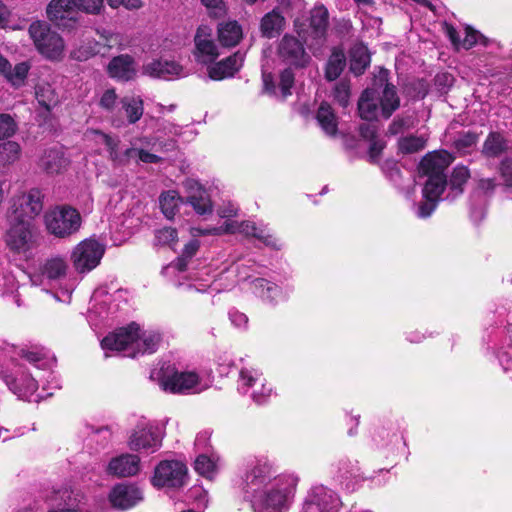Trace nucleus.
Masks as SVG:
<instances>
[{"label": "nucleus", "instance_id": "obj_1", "mask_svg": "<svg viewBox=\"0 0 512 512\" xmlns=\"http://www.w3.org/2000/svg\"><path fill=\"white\" fill-rule=\"evenodd\" d=\"M298 477L293 473L274 475L265 461L252 463L244 476V491L255 512H286L294 499Z\"/></svg>", "mask_w": 512, "mask_h": 512}, {"label": "nucleus", "instance_id": "obj_2", "mask_svg": "<svg viewBox=\"0 0 512 512\" xmlns=\"http://www.w3.org/2000/svg\"><path fill=\"white\" fill-rule=\"evenodd\" d=\"M389 71L379 68L374 75L372 87L365 89L358 101V112L362 119L377 120L379 116L388 119L400 107L396 87L389 83Z\"/></svg>", "mask_w": 512, "mask_h": 512}, {"label": "nucleus", "instance_id": "obj_3", "mask_svg": "<svg viewBox=\"0 0 512 512\" xmlns=\"http://www.w3.org/2000/svg\"><path fill=\"white\" fill-rule=\"evenodd\" d=\"M453 161L447 151L428 153L420 162V172L427 176L422 193L424 200L417 205L416 215L419 218L429 217L436 209L438 200L443 193L447 178L445 170Z\"/></svg>", "mask_w": 512, "mask_h": 512}, {"label": "nucleus", "instance_id": "obj_4", "mask_svg": "<svg viewBox=\"0 0 512 512\" xmlns=\"http://www.w3.org/2000/svg\"><path fill=\"white\" fill-rule=\"evenodd\" d=\"M160 342L161 335L158 332L141 330L138 324L131 323L105 336L101 347L105 352L119 351L126 357L135 358L156 352Z\"/></svg>", "mask_w": 512, "mask_h": 512}, {"label": "nucleus", "instance_id": "obj_5", "mask_svg": "<svg viewBox=\"0 0 512 512\" xmlns=\"http://www.w3.org/2000/svg\"><path fill=\"white\" fill-rule=\"evenodd\" d=\"M3 239L11 253L28 257L38 246L40 233L33 219L8 216Z\"/></svg>", "mask_w": 512, "mask_h": 512}, {"label": "nucleus", "instance_id": "obj_6", "mask_svg": "<svg viewBox=\"0 0 512 512\" xmlns=\"http://www.w3.org/2000/svg\"><path fill=\"white\" fill-rule=\"evenodd\" d=\"M240 233L246 237H253L264 245L273 249H280V243L263 223L253 221H225L221 226L209 228H193V236L222 235Z\"/></svg>", "mask_w": 512, "mask_h": 512}, {"label": "nucleus", "instance_id": "obj_7", "mask_svg": "<svg viewBox=\"0 0 512 512\" xmlns=\"http://www.w3.org/2000/svg\"><path fill=\"white\" fill-rule=\"evenodd\" d=\"M163 430L155 421L141 418L132 429L128 446L132 451L152 454L162 446Z\"/></svg>", "mask_w": 512, "mask_h": 512}, {"label": "nucleus", "instance_id": "obj_8", "mask_svg": "<svg viewBox=\"0 0 512 512\" xmlns=\"http://www.w3.org/2000/svg\"><path fill=\"white\" fill-rule=\"evenodd\" d=\"M29 35L38 52L50 60L62 58L65 44L63 38L53 31L45 21H34L30 24Z\"/></svg>", "mask_w": 512, "mask_h": 512}, {"label": "nucleus", "instance_id": "obj_9", "mask_svg": "<svg viewBox=\"0 0 512 512\" xmlns=\"http://www.w3.org/2000/svg\"><path fill=\"white\" fill-rule=\"evenodd\" d=\"M159 385L162 390L173 394H195L206 389L196 372L178 371L170 366L161 369Z\"/></svg>", "mask_w": 512, "mask_h": 512}, {"label": "nucleus", "instance_id": "obj_10", "mask_svg": "<svg viewBox=\"0 0 512 512\" xmlns=\"http://www.w3.org/2000/svg\"><path fill=\"white\" fill-rule=\"evenodd\" d=\"M91 134L94 136V140L97 143L106 146L110 158L114 163L125 164L130 160H135L136 162L156 164L161 161V157L144 148H138L136 143H133L132 147L125 149L124 152H119L118 145L120 141L118 138H113L98 130H93Z\"/></svg>", "mask_w": 512, "mask_h": 512}, {"label": "nucleus", "instance_id": "obj_11", "mask_svg": "<svg viewBox=\"0 0 512 512\" xmlns=\"http://www.w3.org/2000/svg\"><path fill=\"white\" fill-rule=\"evenodd\" d=\"M47 231L58 238H66L76 233L81 226L79 212L70 206H56L45 213Z\"/></svg>", "mask_w": 512, "mask_h": 512}, {"label": "nucleus", "instance_id": "obj_12", "mask_svg": "<svg viewBox=\"0 0 512 512\" xmlns=\"http://www.w3.org/2000/svg\"><path fill=\"white\" fill-rule=\"evenodd\" d=\"M105 253V245L94 238L78 243L71 253V262L79 274H87L101 262Z\"/></svg>", "mask_w": 512, "mask_h": 512}, {"label": "nucleus", "instance_id": "obj_13", "mask_svg": "<svg viewBox=\"0 0 512 512\" xmlns=\"http://www.w3.org/2000/svg\"><path fill=\"white\" fill-rule=\"evenodd\" d=\"M339 495L324 485L313 486L306 494L300 512H339Z\"/></svg>", "mask_w": 512, "mask_h": 512}, {"label": "nucleus", "instance_id": "obj_14", "mask_svg": "<svg viewBox=\"0 0 512 512\" xmlns=\"http://www.w3.org/2000/svg\"><path fill=\"white\" fill-rule=\"evenodd\" d=\"M187 467L180 461H161L154 470L152 484L155 487L178 488L185 484Z\"/></svg>", "mask_w": 512, "mask_h": 512}, {"label": "nucleus", "instance_id": "obj_15", "mask_svg": "<svg viewBox=\"0 0 512 512\" xmlns=\"http://www.w3.org/2000/svg\"><path fill=\"white\" fill-rule=\"evenodd\" d=\"M48 19L59 28L71 29L80 18L75 0H51L46 8Z\"/></svg>", "mask_w": 512, "mask_h": 512}, {"label": "nucleus", "instance_id": "obj_16", "mask_svg": "<svg viewBox=\"0 0 512 512\" xmlns=\"http://www.w3.org/2000/svg\"><path fill=\"white\" fill-rule=\"evenodd\" d=\"M43 209V194L37 188L22 192L12 199L11 210L8 216H18L19 218H31L41 213Z\"/></svg>", "mask_w": 512, "mask_h": 512}, {"label": "nucleus", "instance_id": "obj_17", "mask_svg": "<svg viewBox=\"0 0 512 512\" xmlns=\"http://www.w3.org/2000/svg\"><path fill=\"white\" fill-rule=\"evenodd\" d=\"M278 56L283 62L300 68L305 67L310 61L303 42L289 34L282 37L278 45Z\"/></svg>", "mask_w": 512, "mask_h": 512}, {"label": "nucleus", "instance_id": "obj_18", "mask_svg": "<svg viewBox=\"0 0 512 512\" xmlns=\"http://www.w3.org/2000/svg\"><path fill=\"white\" fill-rule=\"evenodd\" d=\"M143 73L153 78L173 80L186 76L184 67L172 59H153L143 66Z\"/></svg>", "mask_w": 512, "mask_h": 512}, {"label": "nucleus", "instance_id": "obj_19", "mask_svg": "<svg viewBox=\"0 0 512 512\" xmlns=\"http://www.w3.org/2000/svg\"><path fill=\"white\" fill-rule=\"evenodd\" d=\"M70 159L62 147H53L44 150L37 161L38 168L49 176L61 174L67 170Z\"/></svg>", "mask_w": 512, "mask_h": 512}, {"label": "nucleus", "instance_id": "obj_20", "mask_svg": "<svg viewBox=\"0 0 512 512\" xmlns=\"http://www.w3.org/2000/svg\"><path fill=\"white\" fill-rule=\"evenodd\" d=\"M263 90L265 93L276 98L285 99L292 94L291 89L294 85L295 75L291 68L284 69L275 83L271 73H262Z\"/></svg>", "mask_w": 512, "mask_h": 512}, {"label": "nucleus", "instance_id": "obj_21", "mask_svg": "<svg viewBox=\"0 0 512 512\" xmlns=\"http://www.w3.org/2000/svg\"><path fill=\"white\" fill-rule=\"evenodd\" d=\"M68 264L65 258L54 256L47 259L40 268L39 274L30 277L31 283L35 286L44 285V281H57L65 277Z\"/></svg>", "mask_w": 512, "mask_h": 512}, {"label": "nucleus", "instance_id": "obj_22", "mask_svg": "<svg viewBox=\"0 0 512 512\" xmlns=\"http://www.w3.org/2000/svg\"><path fill=\"white\" fill-rule=\"evenodd\" d=\"M195 60L204 65H211L219 56L218 47L206 28H199L194 38Z\"/></svg>", "mask_w": 512, "mask_h": 512}, {"label": "nucleus", "instance_id": "obj_23", "mask_svg": "<svg viewBox=\"0 0 512 512\" xmlns=\"http://www.w3.org/2000/svg\"><path fill=\"white\" fill-rule=\"evenodd\" d=\"M185 187L186 202L193 207L194 211L200 216L211 214L213 206L208 191L195 180L186 181Z\"/></svg>", "mask_w": 512, "mask_h": 512}, {"label": "nucleus", "instance_id": "obj_24", "mask_svg": "<svg viewBox=\"0 0 512 512\" xmlns=\"http://www.w3.org/2000/svg\"><path fill=\"white\" fill-rule=\"evenodd\" d=\"M142 498V491L133 485L118 484L109 493L111 505L121 510L133 507Z\"/></svg>", "mask_w": 512, "mask_h": 512}, {"label": "nucleus", "instance_id": "obj_25", "mask_svg": "<svg viewBox=\"0 0 512 512\" xmlns=\"http://www.w3.org/2000/svg\"><path fill=\"white\" fill-rule=\"evenodd\" d=\"M244 53L240 51L233 55L221 60L215 64L208 66V75L212 80H222L227 77H232L242 66L244 62Z\"/></svg>", "mask_w": 512, "mask_h": 512}, {"label": "nucleus", "instance_id": "obj_26", "mask_svg": "<svg viewBox=\"0 0 512 512\" xmlns=\"http://www.w3.org/2000/svg\"><path fill=\"white\" fill-rule=\"evenodd\" d=\"M140 470V458L135 454H122L113 458L107 467V472L116 477H130Z\"/></svg>", "mask_w": 512, "mask_h": 512}, {"label": "nucleus", "instance_id": "obj_27", "mask_svg": "<svg viewBox=\"0 0 512 512\" xmlns=\"http://www.w3.org/2000/svg\"><path fill=\"white\" fill-rule=\"evenodd\" d=\"M136 66L133 57L124 54L114 57L108 65L110 77L120 81H129L136 76Z\"/></svg>", "mask_w": 512, "mask_h": 512}, {"label": "nucleus", "instance_id": "obj_28", "mask_svg": "<svg viewBox=\"0 0 512 512\" xmlns=\"http://www.w3.org/2000/svg\"><path fill=\"white\" fill-rule=\"evenodd\" d=\"M252 286L253 291L257 296L272 305H275L280 301H284L287 297L278 285L263 278H256L253 280Z\"/></svg>", "mask_w": 512, "mask_h": 512}, {"label": "nucleus", "instance_id": "obj_29", "mask_svg": "<svg viewBox=\"0 0 512 512\" xmlns=\"http://www.w3.org/2000/svg\"><path fill=\"white\" fill-rule=\"evenodd\" d=\"M121 108L118 110V114L124 111L126 115L125 125L135 124L138 122L144 113V104L140 96L127 95L120 99Z\"/></svg>", "mask_w": 512, "mask_h": 512}, {"label": "nucleus", "instance_id": "obj_30", "mask_svg": "<svg viewBox=\"0 0 512 512\" xmlns=\"http://www.w3.org/2000/svg\"><path fill=\"white\" fill-rule=\"evenodd\" d=\"M9 389L18 396V398L30 401V398L38 389L37 381L30 376H22L20 379H14L11 376L5 378Z\"/></svg>", "mask_w": 512, "mask_h": 512}, {"label": "nucleus", "instance_id": "obj_31", "mask_svg": "<svg viewBox=\"0 0 512 512\" xmlns=\"http://www.w3.org/2000/svg\"><path fill=\"white\" fill-rule=\"evenodd\" d=\"M120 100L114 89H107L101 96L99 105L111 114V123L116 128L125 126V120L118 115Z\"/></svg>", "mask_w": 512, "mask_h": 512}, {"label": "nucleus", "instance_id": "obj_32", "mask_svg": "<svg viewBox=\"0 0 512 512\" xmlns=\"http://www.w3.org/2000/svg\"><path fill=\"white\" fill-rule=\"evenodd\" d=\"M242 36V28L236 21H228L218 26V37L223 46L232 47L237 45Z\"/></svg>", "mask_w": 512, "mask_h": 512}, {"label": "nucleus", "instance_id": "obj_33", "mask_svg": "<svg viewBox=\"0 0 512 512\" xmlns=\"http://www.w3.org/2000/svg\"><path fill=\"white\" fill-rule=\"evenodd\" d=\"M350 70L355 75H361L370 64V54L363 44H355L349 52Z\"/></svg>", "mask_w": 512, "mask_h": 512}, {"label": "nucleus", "instance_id": "obj_34", "mask_svg": "<svg viewBox=\"0 0 512 512\" xmlns=\"http://www.w3.org/2000/svg\"><path fill=\"white\" fill-rule=\"evenodd\" d=\"M262 381H265V378L259 369L243 367L239 372L238 390L242 394H247L249 390L255 389Z\"/></svg>", "mask_w": 512, "mask_h": 512}, {"label": "nucleus", "instance_id": "obj_35", "mask_svg": "<svg viewBox=\"0 0 512 512\" xmlns=\"http://www.w3.org/2000/svg\"><path fill=\"white\" fill-rule=\"evenodd\" d=\"M21 146L15 141L0 143V172L4 173L21 157Z\"/></svg>", "mask_w": 512, "mask_h": 512}, {"label": "nucleus", "instance_id": "obj_36", "mask_svg": "<svg viewBox=\"0 0 512 512\" xmlns=\"http://www.w3.org/2000/svg\"><path fill=\"white\" fill-rule=\"evenodd\" d=\"M285 25V18L277 10L267 13L261 21V32L267 38H274L280 34Z\"/></svg>", "mask_w": 512, "mask_h": 512}, {"label": "nucleus", "instance_id": "obj_37", "mask_svg": "<svg viewBox=\"0 0 512 512\" xmlns=\"http://www.w3.org/2000/svg\"><path fill=\"white\" fill-rule=\"evenodd\" d=\"M35 98L38 104L50 111L59 102L58 94L52 85L48 82L41 81L35 86Z\"/></svg>", "mask_w": 512, "mask_h": 512}, {"label": "nucleus", "instance_id": "obj_38", "mask_svg": "<svg viewBox=\"0 0 512 512\" xmlns=\"http://www.w3.org/2000/svg\"><path fill=\"white\" fill-rule=\"evenodd\" d=\"M310 30L314 38L323 37L328 26V11L324 6L315 7L310 14Z\"/></svg>", "mask_w": 512, "mask_h": 512}, {"label": "nucleus", "instance_id": "obj_39", "mask_svg": "<svg viewBox=\"0 0 512 512\" xmlns=\"http://www.w3.org/2000/svg\"><path fill=\"white\" fill-rule=\"evenodd\" d=\"M507 150V141L499 132H490L484 141L482 153L487 157H498Z\"/></svg>", "mask_w": 512, "mask_h": 512}, {"label": "nucleus", "instance_id": "obj_40", "mask_svg": "<svg viewBox=\"0 0 512 512\" xmlns=\"http://www.w3.org/2000/svg\"><path fill=\"white\" fill-rule=\"evenodd\" d=\"M317 121L323 131L328 135H334L337 132V118L327 103H322L317 111Z\"/></svg>", "mask_w": 512, "mask_h": 512}, {"label": "nucleus", "instance_id": "obj_41", "mask_svg": "<svg viewBox=\"0 0 512 512\" xmlns=\"http://www.w3.org/2000/svg\"><path fill=\"white\" fill-rule=\"evenodd\" d=\"M346 65V57L342 50L335 49L328 59L326 65L325 76L327 80L333 81L337 79Z\"/></svg>", "mask_w": 512, "mask_h": 512}, {"label": "nucleus", "instance_id": "obj_42", "mask_svg": "<svg viewBox=\"0 0 512 512\" xmlns=\"http://www.w3.org/2000/svg\"><path fill=\"white\" fill-rule=\"evenodd\" d=\"M417 118L414 113H403L393 119L388 127L390 135H397L414 128L417 124Z\"/></svg>", "mask_w": 512, "mask_h": 512}, {"label": "nucleus", "instance_id": "obj_43", "mask_svg": "<svg viewBox=\"0 0 512 512\" xmlns=\"http://www.w3.org/2000/svg\"><path fill=\"white\" fill-rule=\"evenodd\" d=\"M426 143L427 137L424 135H408L398 140V148L403 154H412L423 150Z\"/></svg>", "mask_w": 512, "mask_h": 512}, {"label": "nucleus", "instance_id": "obj_44", "mask_svg": "<svg viewBox=\"0 0 512 512\" xmlns=\"http://www.w3.org/2000/svg\"><path fill=\"white\" fill-rule=\"evenodd\" d=\"M181 202V198L175 191L164 192L159 198L160 208L168 219H172L175 216Z\"/></svg>", "mask_w": 512, "mask_h": 512}, {"label": "nucleus", "instance_id": "obj_45", "mask_svg": "<svg viewBox=\"0 0 512 512\" xmlns=\"http://www.w3.org/2000/svg\"><path fill=\"white\" fill-rule=\"evenodd\" d=\"M339 467V473L342 480L347 481L346 487L354 489L355 484L362 481L364 478L360 473V468L357 463L343 462Z\"/></svg>", "mask_w": 512, "mask_h": 512}, {"label": "nucleus", "instance_id": "obj_46", "mask_svg": "<svg viewBox=\"0 0 512 512\" xmlns=\"http://www.w3.org/2000/svg\"><path fill=\"white\" fill-rule=\"evenodd\" d=\"M339 467V473L342 480L347 481L346 487L354 489L355 484L362 481L364 478L360 473V468L357 463L343 462Z\"/></svg>", "mask_w": 512, "mask_h": 512}, {"label": "nucleus", "instance_id": "obj_47", "mask_svg": "<svg viewBox=\"0 0 512 512\" xmlns=\"http://www.w3.org/2000/svg\"><path fill=\"white\" fill-rule=\"evenodd\" d=\"M29 70L30 65L27 62H20L13 68L10 66V69L4 75V77L12 86L18 88L24 85Z\"/></svg>", "mask_w": 512, "mask_h": 512}, {"label": "nucleus", "instance_id": "obj_48", "mask_svg": "<svg viewBox=\"0 0 512 512\" xmlns=\"http://www.w3.org/2000/svg\"><path fill=\"white\" fill-rule=\"evenodd\" d=\"M195 470L202 476L212 478L216 472V459L213 454L200 453L194 463Z\"/></svg>", "mask_w": 512, "mask_h": 512}, {"label": "nucleus", "instance_id": "obj_49", "mask_svg": "<svg viewBox=\"0 0 512 512\" xmlns=\"http://www.w3.org/2000/svg\"><path fill=\"white\" fill-rule=\"evenodd\" d=\"M507 323L509 325L508 332L510 334L511 343L500 347L496 356L503 370L505 372H512V314L508 315Z\"/></svg>", "mask_w": 512, "mask_h": 512}, {"label": "nucleus", "instance_id": "obj_50", "mask_svg": "<svg viewBox=\"0 0 512 512\" xmlns=\"http://www.w3.org/2000/svg\"><path fill=\"white\" fill-rule=\"evenodd\" d=\"M19 285L16 277L11 273L0 274V294L2 296H12L14 302L19 306L20 300L17 294Z\"/></svg>", "mask_w": 512, "mask_h": 512}, {"label": "nucleus", "instance_id": "obj_51", "mask_svg": "<svg viewBox=\"0 0 512 512\" xmlns=\"http://www.w3.org/2000/svg\"><path fill=\"white\" fill-rule=\"evenodd\" d=\"M98 34L100 36V42H97L95 44V47L92 49V54H100L103 53L102 46L106 47L108 49L119 47L122 48L120 40L121 36L117 33H113L110 31H98Z\"/></svg>", "mask_w": 512, "mask_h": 512}, {"label": "nucleus", "instance_id": "obj_52", "mask_svg": "<svg viewBox=\"0 0 512 512\" xmlns=\"http://www.w3.org/2000/svg\"><path fill=\"white\" fill-rule=\"evenodd\" d=\"M477 140V134L470 131L462 132L454 140V147L460 154H466L475 146Z\"/></svg>", "mask_w": 512, "mask_h": 512}, {"label": "nucleus", "instance_id": "obj_53", "mask_svg": "<svg viewBox=\"0 0 512 512\" xmlns=\"http://www.w3.org/2000/svg\"><path fill=\"white\" fill-rule=\"evenodd\" d=\"M470 174L469 170L465 166H457L450 179V188L457 194L462 192V186L468 180Z\"/></svg>", "mask_w": 512, "mask_h": 512}, {"label": "nucleus", "instance_id": "obj_54", "mask_svg": "<svg viewBox=\"0 0 512 512\" xmlns=\"http://www.w3.org/2000/svg\"><path fill=\"white\" fill-rule=\"evenodd\" d=\"M271 394L272 387L268 386L265 380L260 382L258 386L251 391L250 396L256 404L262 405L269 400Z\"/></svg>", "mask_w": 512, "mask_h": 512}, {"label": "nucleus", "instance_id": "obj_55", "mask_svg": "<svg viewBox=\"0 0 512 512\" xmlns=\"http://www.w3.org/2000/svg\"><path fill=\"white\" fill-rule=\"evenodd\" d=\"M17 124L14 119L6 113H0V139H6L15 134Z\"/></svg>", "mask_w": 512, "mask_h": 512}, {"label": "nucleus", "instance_id": "obj_56", "mask_svg": "<svg viewBox=\"0 0 512 512\" xmlns=\"http://www.w3.org/2000/svg\"><path fill=\"white\" fill-rule=\"evenodd\" d=\"M477 43L486 45V38L483 35H480L477 31L473 30L471 27H466L465 37L463 40H461L460 47L468 50Z\"/></svg>", "mask_w": 512, "mask_h": 512}, {"label": "nucleus", "instance_id": "obj_57", "mask_svg": "<svg viewBox=\"0 0 512 512\" xmlns=\"http://www.w3.org/2000/svg\"><path fill=\"white\" fill-rule=\"evenodd\" d=\"M177 231L171 227H164L156 231L155 240L159 245H173L177 241Z\"/></svg>", "mask_w": 512, "mask_h": 512}, {"label": "nucleus", "instance_id": "obj_58", "mask_svg": "<svg viewBox=\"0 0 512 512\" xmlns=\"http://www.w3.org/2000/svg\"><path fill=\"white\" fill-rule=\"evenodd\" d=\"M334 99L339 103L342 107H347L349 104L350 97V86L347 82L341 81L335 85L334 88Z\"/></svg>", "mask_w": 512, "mask_h": 512}, {"label": "nucleus", "instance_id": "obj_59", "mask_svg": "<svg viewBox=\"0 0 512 512\" xmlns=\"http://www.w3.org/2000/svg\"><path fill=\"white\" fill-rule=\"evenodd\" d=\"M256 262L252 259L241 260L236 264V273L239 281L248 280L251 277L249 271H254Z\"/></svg>", "mask_w": 512, "mask_h": 512}, {"label": "nucleus", "instance_id": "obj_60", "mask_svg": "<svg viewBox=\"0 0 512 512\" xmlns=\"http://www.w3.org/2000/svg\"><path fill=\"white\" fill-rule=\"evenodd\" d=\"M112 438V432L108 427H100L94 430L90 436V442H97L101 446H106Z\"/></svg>", "mask_w": 512, "mask_h": 512}, {"label": "nucleus", "instance_id": "obj_61", "mask_svg": "<svg viewBox=\"0 0 512 512\" xmlns=\"http://www.w3.org/2000/svg\"><path fill=\"white\" fill-rule=\"evenodd\" d=\"M78 10L88 14H98L103 7V0H75Z\"/></svg>", "mask_w": 512, "mask_h": 512}, {"label": "nucleus", "instance_id": "obj_62", "mask_svg": "<svg viewBox=\"0 0 512 512\" xmlns=\"http://www.w3.org/2000/svg\"><path fill=\"white\" fill-rule=\"evenodd\" d=\"M210 438L211 432L209 430L199 432L195 439V448L197 451L208 454L210 452Z\"/></svg>", "mask_w": 512, "mask_h": 512}, {"label": "nucleus", "instance_id": "obj_63", "mask_svg": "<svg viewBox=\"0 0 512 512\" xmlns=\"http://www.w3.org/2000/svg\"><path fill=\"white\" fill-rule=\"evenodd\" d=\"M199 246H200V243H199V241H198V240H196V239H193V240L189 241V242L185 245V247H184V249H183V252H182L181 259H180V260H179V262H178V269H179L180 271H182V270H184V269H185V267H184V265L182 264V262H183L184 260H186V259H190V258H192V257L196 254V252L198 251Z\"/></svg>", "mask_w": 512, "mask_h": 512}, {"label": "nucleus", "instance_id": "obj_64", "mask_svg": "<svg viewBox=\"0 0 512 512\" xmlns=\"http://www.w3.org/2000/svg\"><path fill=\"white\" fill-rule=\"evenodd\" d=\"M500 174L506 186L512 187V159L507 158L501 162Z\"/></svg>", "mask_w": 512, "mask_h": 512}]
</instances>
